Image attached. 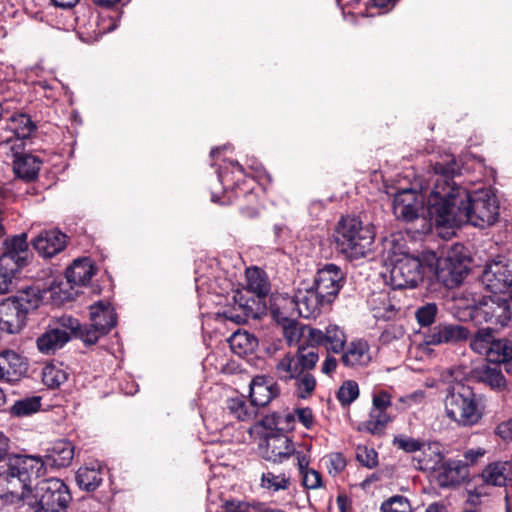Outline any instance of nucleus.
<instances>
[{"instance_id": "f257e3e1", "label": "nucleus", "mask_w": 512, "mask_h": 512, "mask_svg": "<svg viewBox=\"0 0 512 512\" xmlns=\"http://www.w3.org/2000/svg\"><path fill=\"white\" fill-rule=\"evenodd\" d=\"M437 175L433 189L426 199L427 213L437 226L459 227L471 224L486 228L494 225L499 218V203L488 189L470 192L453 179L459 166L452 155L433 165Z\"/></svg>"}, {"instance_id": "f03ea898", "label": "nucleus", "mask_w": 512, "mask_h": 512, "mask_svg": "<svg viewBox=\"0 0 512 512\" xmlns=\"http://www.w3.org/2000/svg\"><path fill=\"white\" fill-rule=\"evenodd\" d=\"M10 440L0 432V491L27 499L30 496V477L41 468L38 460L25 455L10 454Z\"/></svg>"}, {"instance_id": "7ed1b4c3", "label": "nucleus", "mask_w": 512, "mask_h": 512, "mask_svg": "<svg viewBox=\"0 0 512 512\" xmlns=\"http://www.w3.org/2000/svg\"><path fill=\"white\" fill-rule=\"evenodd\" d=\"M395 240L386 239L385 249L392 264L390 285L394 290L416 288L423 282L425 275L431 274L434 264L429 261L428 253L422 257L407 252H397L393 247Z\"/></svg>"}, {"instance_id": "20e7f679", "label": "nucleus", "mask_w": 512, "mask_h": 512, "mask_svg": "<svg viewBox=\"0 0 512 512\" xmlns=\"http://www.w3.org/2000/svg\"><path fill=\"white\" fill-rule=\"evenodd\" d=\"M337 250L347 259L365 258L372 250L375 232L371 225H363L355 216H343L334 233Z\"/></svg>"}, {"instance_id": "39448f33", "label": "nucleus", "mask_w": 512, "mask_h": 512, "mask_svg": "<svg viewBox=\"0 0 512 512\" xmlns=\"http://www.w3.org/2000/svg\"><path fill=\"white\" fill-rule=\"evenodd\" d=\"M446 417L458 427L477 425L484 415L481 398L467 385L457 384L448 388L444 398Z\"/></svg>"}, {"instance_id": "423d86ee", "label": "nucleus", "mask_w": 512, "mask_h": 512, "mask_svg": "<svg viewBox=\"0 0 512 512\" xmlns=\"http://www.w3.org/2000/svg\"><path fill=\"white\" fill-rule=\"evenodd\" d=\"M45 291L28 286L0 303V330L18 333L26 324L27 315L42 303Z\"/></svg>"}, {"instance_id": "0eeeda50", "label": "nucleus", "mask_w": 512, "mask_h": 512, "mask_svg": "<svg viewBox=\"0 0 512 512\" xmlns=\"http://www.w3.org/2000/svg\"><path fill=\"white\" fill-rule=\"evenodd\" d=\"M5 250L0 254V295L12 290L33 255L27 234L14 235L4 241Z\"/></svg>"}, {"instance_id": "6e6552de", "label": "nucleus", "mask_w": 512, "mask_h": 512, "mask_svg": "<svg viewBox=\"0 0 512 512\" xmlns=\"http://www.w3.org/2000/svg\"><path fill=\"white\" fill-rule=\"evenodd\" d=\"M428 258L434 264L431 273L448 289L458 287L470 271L471 259L462 245H455L444 258L437 259L434 252L428 253Z\"/></svg>"}, {"instance_id": "1a4fd4ad", "label": "nucleus", "mask_w": 512, "mask_h": 512, "mask_svg": "<svg viewBox=\"0 0 512 512\" xmlns=\"http://www.w3.org/2000/svg\"><path fill=\"white\" fill-rule=\"evenodd\" d=\"M33 498V502H27L33 512H67L72 494L63 480L48 478L36 484Z\"/></svg>"}, {"instance_id": "9d476101", "label": "nucleus", "mask_w": 512, "mask_h": 512, "mask_svg": "<svg viewBox=\"0 0 512 512\" xmlns=\"http://www.w3.org/2000/svg\"><path fill=\"white\" fill-rule=\"evenodd\" d=\"M471 319L504 328L512 326V300L507 296H483L470 309Z\"/></svg>"}, {"instance_id": "9b49d317", "label": "nucleus", "mask_w": 512, "mask_h": 512, "mask_svg": "<svg viewBox=\"0 0 512 512\" xmlns=\"http://www.w3.org/2000/svg\"><path fill=\"white\" fill-rule=\"evenodd\" d=\"M277 302L284 310L303 318L316 317L321 307L330 305L324 303V298L313 285L300 287L292 297H283Z\"/></svg>"}, {"instance_id": "f8f14e48", "label": "nucleus", "mask_w": 512, "mask_h": 512, "mask_svg": "<svg viewBox=\"0 0 512 512\" xmlns=\"http://www.w3.org/2000/svg\"><path fill=\"white\" fill-rule=\"evenodd\" d=\"M26 457L34 458L41 464V468L32 477H30V494H32V483L39 477L43 476L48 467L50 468H65L68 467L74 458V446L68 440H58L54 442L49 448L46 449L44 457L25 455Z\"/></svg>"}, {"instance_id": "ddd939ff", "label": "nucleus", "mask_w": 512, "mask_h": 512, "mask_svg": "<svg viewBox=\"0 0 512 512\" xmlns=\"http://www.w3.org/2000/svg\"><path fill=\"white\" fill-rule=\"evenodd\" d=\"M346 281L342 269L333 263L325 264L317 270L313 286L324 298V303H333Z\"/></svg>"}, {"instance_id": "4468645a", "label": "nucleus", "mask_w": 512, "mask_h": 512, "mask_svg": "<svg viewBox=\"0 0 512 512\" xmlns=\"http://www.w3.org/2000/svg\"><path fill=\"white\" fill-rule=\"evenodd\" d=\"M481 282L492 295L507 296L512 300V273L501 261H494L485 266Z\"/></svg>"}, {"instance_id": "2eb2a0df", "label": "nucleus", "mask_w": 512, "mask_h": 512, "mask_svg": "<svg viewBox=\"0 0 512 512\" xmlns=\"http://www.w3.org/2000/svg\"><path fill=\"white\" fill-rule=\"evenodd\" d=\"M271 314L274 320L282 327L283 336L288 345H294L300 342L301 338H306L309 343V329L311 326L300 325L295 319V314L284 310L278 302H275L271 308Z\"/></svg>"}, {"instance_id": "dca6fc26", "label": "nucleus", "mask_w": 512, "mask_h": 512, "mask_svg": "<svg viewBox=\"0 0 512 512\" xmlns=\"http://www.w3.org/2000/svg\"><path fill=\"white\" fill-rule=\"evenodd\" d=\"M470 331L459 324L439 323L424 333V343L430 346L456 344L468 340Z\"/></svg>"}, {"instance_id": "f3484780", "label": "nucleus", "mask_w": 512, "mask_h": 512, "mask_svg": "<svg viewBox=\"0 0 512 512\" xmlns=\"http://www.w3.org/2000/svg\"><path fill=\"white\" fill-rule=\"evenodd\" d=\"M347 342L344 330L336 324H329L324 330L309 329V343L312 346H323L327 352L341 353Z\"/></svg>"}, {"instance_id": "a211bd4d", "label": "nucleus", "mask_w": 512, "mask_h": 512, "mask_svg": "<svg viewBox=\"0 0 512 512\" xmlns=\"http://www.w3.org/2000/svg\"><path fill=\"white\" fill-rule=\"evenodd\" d=\"M423 208V197L413 189H404L397 192L393 199V213L398 219L412 222L419 217Z\"/></svg>"}, {"instance_id": "6ab92c4d", "label": "nucleus", "mask_w": 512, "mask_h": 512, "mask_svg": "<svg viewBox=\"0 0 512 512\" xmlns=\"http://www.w3.org/2000/svg\"><path fill=\"white\" fill-rule=\"evenodd\" d=\"M33 248L43 258H52L64 250L67 236L58 229L41 231L32 241Z\"/></svg>"}, {"instance_id": "aec40b11", "label": "nucleus", "mask_w": 512, "mask_h": 512, "mask_svg": "<svg viewBox=\"0 0 512 512\" xmlns=\"http://www.w3.org/2000/svg\"><path fill=\"white\" fill-rule=\"evenodd\" d=\"M280 395V387L270 376L258 375L250 384V400L255 407H264Z\"/></svg>"}, {"instance_id": "412c9836", "label": "nucleus", "mask_w": 512, "mask_h": 512, "mask_svg": "<svg viewBox=\"0 0 512 512\" xmlns=\"http://www.w3.org/2000/svg\"><path fill=\"white\" fill-rule=\"evenodd\" d=\"M295 452L291 439L282 433H272L266 439V445L262 450V457L273 463H282Z\"/></svg>"}, {"instance_id": "4be33fe9", "label": "nucleus", "mask_w": 512, "mask_h": 512, "mask_svg": "<svg viewBox=\"0 0 512 512\" xmlns=\"http://www.w3.org/2000/svg\"><path fill=\"white\" fill-rule=\"evenodd\" d=\"M43 160L34 154L15 152L13 154V172L25 182H33L38 178Z\"/></svg>"}, {"instance_id": "5701e85b", "label": "nucleus", "mask_w": 512, "mask_h": 512, "mask_svg": "<svg viewBox=\"0 0 512 512\" xmlns=\"http://www.w3.org/2000/svg\"><path fill=\"white\" fill-rule=\"evenodd\" d=\"M435 472H437V481L441 487L460 485L468 477V467L460 460L443 461Z\"/></svg>"}, {"instance_id": "b1692460", "label": "nucleus", "mask_w": 512, "mask_h": 512, "mask_svg": "<svg viewBox=\"0 0 512 512\" xmlns=\"http://www.w3.org/2000/svg\"><path fill=\"white\" fill-rule=\"evenodd\" d=\"M0 366L4 381L9 383L20 380L28 371L26 359L12 350H4L0 353Z\"/></svg>"}, {"instance_id": "393cba45", "label": "nucleus", "mask_w": 512, "mask_h": 512, "mask_svg": "<svg viewBox=\"0 0 512 512\" xmlns=\"http://www.w3.org/2000/svg\"><path fill=\"white\" fill-rule=\"evenodd\" d=\"M370 361L369 345L362 339L351 341L341 356V363L348 368L365 367Z\"/></svg>"}, {"instance_id": "a878e982", "label": "nucleus", "mask_w": 512, "mask_h": 512, "mask_svg": "<svg viewBox=\"0 0 512 512\" xmlns=\"http://www.w3.org/2000/svg\"><path fill=\"white\" fill-rule=\"evenodd\" d=\"M90 320L92 327L108 334L116 326L117 315L114 308L108 303L99 301L90 306Z\"/></svg>"}, {"instance_id": "bb28decb", "label": "nucleus", "mask_w": 512, "mask_h": 512, "mask_svg": "<svg viewBox=\"0 0 512 512\" xmlns=\"http://www.w3.org/2000/svg\"><path fill=\"white\" fill-rule=\"evenodd\" d=\"M95 274V267L89 258H79L66 269V279L72 285L85 286Z\"/></svg>"}, {"instance_id": "cd10ccee", "label": "nucleus", "mask_w": 512, "mask_h": 512, "mask_svg": "<svg viewBox=\"0 0 512 512\" xmlns=\"http://www.w3.org/2000/svg\"><path fill=\"white\" fill-rule=\"evenodd\" d=\"M233 300L234 305L231 307H225L222 312L218 313V316L236 324L246 323L253 312L252 306L240 291L235 292Z\"/></svg>"}, {"instance_id": "c85d7f7f", "label": "nucleus", "mask_w": 512, "mask_h": 512, "mask_svg": "<svg viewBox=\"0 0 512 512\" xmlns=\"http://www.w3.org/2000/svg\"><path fill=\"white\" fill-rule=\"evenodd\" d=\"M70 340V334L61 328L48 329L37 339L38 349L45 354L54 353Z\"/></svg>"}, {"instance_id": "c756f323", "label": "nucleus", "mask_w": 512, "mask_h": 512, "mask_svg": "<svg viewBox=\"0 0 512 512\" xmlns=\"http://www.w3.org/2000/svg\"><path fill=\"white\" fill-rule=\"evenodd\" d=\"M481 478L487 485L510 486V476L507 460L489 463L483 469Z\"/></svg>"}, {"instance_id": "7c9ffc66", "label": "nucleus", "mask_w": 512, "mask_h": 512, "mask_svg": "<svg viewBox=\"0 0 512 512\" xmlns=\"http://www.w3.org/2000/svg\"><path fill=\"white\" fill-rule=\"evenodd\" d=\"M479 382L489 386L492 390L502 392L507 387V381L499 367L483 365L475 372Z\"/></svg>"}, {"instance_id": "2f4dec72", "label": "nucleus", "mask_w": 512, "mask_h": 512, "mask_svg": "<svg viewBox=\"0 0 512 512\" xmlns=\"http://www.w3.org/2000/svg\"><path fill=\"white\" fill-rule=\"evenodd\" d=\"M228 413L239 421L251 420L257 414V409L251 400L247 401L244 396L229 398L226 401Z\"/></svg>"}, {"instance_id": "473e14b6", "label": "nucleus", "mask_w": 512, "mask_h": 512, "mask_svg": "<svg viewBox=\"0 0 512 512\" xmlns=\"http://www.w3.org/2000/svg\"><path fill=\"white\" fill-rule=\"evenodd\" d=\"M69 377L67 367L61 362L46 364L42 370V381L50 389H56L64 384Z\"/></svg>"}, {"instance_id": "72a5a7b5", "label": "nucleus", "mask_w": 512, "mask_h": 512, "mask_svg": "<svg viewBox=\"0 0 512 512\" xmlns=\"http://www.w3.org/2000/svg\"><path fill=\"white\" fill-rule=\"evenodd\" d=\"M229 346L236 355L243 356L254 351L258 345L257 338L247 331L238 330L228 338Z\"/></svg>"}, {"instance_id": "f704fd0d", "label": "nucleus", "mask_w": 512, "mask_h": 512, "mask_svg": "<svg viewBox=\"0 0 512 512\" xmlns=\"http://www.w3.org/2000/svg\"><path fill=\"white\" fill-rule=\"evenodd\" d=\"M391 421L392 418L387 410L372 407L369 412L368 420L360 425L359 430L366 431L372 435H380Z\"/></svg>"}, {"instance_id": "c9c22d12", "label": "nucleus", "mask_w": 512, "mask_h": 512, "mask_svg": "<svg viewBox=\"0 0 512 512\" xmlns=\"http://www.w3.org/2000/svg\"><path fill=\"white\" fill-rule=\"evenodd\" d=\"M247 289L258 297H265L270 292V283L264 270L258 267L246 269Z\"/></svg>"}, {"instance_id": "e433bc0d", "label": "nucleus", "mask_w": 512, "mask_h": 512, "mask_svg": "<svg viewBox=\"0 0 512 512\" xmlns=\"http://www.w3.org/2000/svg\"><path fill=\"white\" fill-rule=\"evenodd\" d=\"M495 337L493 328H479L473 335L470 334L469 346L473 352L485 356Z\"/></svg>"}, {"instance_id": "4c0bfd02", "label": "nucleus", "mask_w": 512, "mask_h": 512, "mask_svg": "<svg viewBox=\"0 0 512 512\" xmlns=\"http://www.w3.org/2000/svg\"><path fill=\"white\" fill-rule=\"evenodd\" d=\"M42 397L33 395L20 398L9 408V414L13 417H27L41 408Z\"/></svg>"}, {"instance_id": "58836bf2", "label": "nucleus", "mask_w": 512, "mask_h": 512, "mask_svg": "<svg viewBox=\"0 0 512 512\" xmlns=\"http://www.w3.org/2000/svg\"><path fill=\"white\" fill-rule=\"evenodd\" d=\"M300 373L297 359L291 353H286L275 366L276 377L285 383L294 380Z\"/></svg>"}, {"instance_id": "ea45409f", "label": "nucleus", "mask_w": 512, "mask_h": 512, "mask_svg": "<svg viewBox=\"0 0 512 512\" xmlns=\"http://www.w3.org/2000/svg\"><path fill=\"white\" fill-rule=\"evenodd\" d=\"M290 485V475L284 472L276 474L267 471L262 473L260 486L271 493L288 490Z\"/></svg>"}, {"instance_id": "a19ab883", "label": "nucleus", "mask_w": 512, "mask_h": 512, "mask_svg": "<svg viewBox=\"0 0 512 512\" xmlns=\"http://www.w3.org/2000/svg\"><path fill=\"white\" fill-rule=\"evenodd\" d=\"M423 458L419 460L420 468L423 470L436 471L440 463L444 461L442 446L439 442H430L427 447L421 450Z\"/></svg>"}, {"instance_id": "79ce46f5", "label": "nucleus", "mask_w": 512, "mask_h": 512, "mask_svg": "<svg viewBox=\"0 0 512 512\" xmlns=\"http://www.w3.org/2000/svg\"><path fill=\"white\" fill-rule=\"evenodd\" d=\"M510 355H512V341L508 338L495 337L485 357L490 363L502 364Z\"/></svg>"}, {"instance_id": "37998d69", "label": "nucleus", "mask_w": 512, "mask_h": 512, "mask_svg": "<svg viewBox=\"0 0 512 512\" xmlns=\"http://www.w3.org/2000/svg\"><path fill=\"white\" fill-rule=\"evenodd\" d=\"M75 480L80 489L94 491L102 482L99 469L93 467H80L76 472Z\"/></svg>"}, {"instance_id": "c03bdc74", "label": "nucleus", "mask_w": 512, "mask_h": 512, "mask_svg": "<svg viewBox=\"0 0 512 512\" xmlns=\"http://www.w3.org/2000/svg\"><path fill=\"white\" fill-rule=\"evenodd\" d=\"M307 344V347H305L304 344H301L298 347L296 354H294L301 372H309L315 367L319 360L316 346H312L310 343Z\"/></svg>"}, {"instance_id": "a18cd8bd", "label": "nucleus", "mask_w": 512, "mask_h": 512, "mask_svg": "<svg viewBox=\"0 0 512 512\" xmlns=\"http://www.w3.org/2000/svg\"><path fill=\"white\" fill-rule=\"evenodd\" d=\"M12 129L19 139H27L36 131V124L27 114H17L11 117Z\"/></svg>"}, {"instance_id": "49530a36", "label": "nucleus", "mask_w": 512, "mask_h": 512, "mask_svg": "<svg viewBox=\"0 0 512 512\" xmlns=\"http://www.w3.org/2000/svg\"><path fill=\"white\" fill-rule=\"evenodd\" d=\"M359 385L354 380H346L339 387L336 398L343 408L349 407L359 397Z\"/></svg>"}, {"instance_id": "de8ad7c7", "label": "nucleus", "mask_w": 512, "mask_h": 512, "mask_svg": "<svg viewBox=\"0 0 512 512\" xmlns=\"http://www.w3.org/2000/svg\"><path fill=\"white\" fill-rule=\"evenodd\" d=\"M294 380L298 398L308 399L313 395L317 382L311 373L301 372Z\"/></svg>"}, {"instance_id": "09e8293b", "label": "nucleus", "mask_w": 512, "mask_h": 512, "mask_svg": "<svg viewBox=\"0 0 512 512\" xmlns=\"http://www.w3.org/2000/svg\"><path fill=\"white\" fill-rule=\"evenodd\" d=\"M380 512H412V508L405 496L394 495L381 504Z\"/></svg>"}, {"instance_id": "8fccbe9b", "label": "nucleus", "mask_w": 512, "mask_h": 512, "mask_svg": "<svg viewBox=\"0 0 512 512\" xmlns=\"http://www.w3.org/2000/svg\"><path fill=\"white\" fill-rule=\"evenodd\" d=\"M438 307L435 303H426L417 308L415 317L421 327L431 326L436 319Z\"/></svg>"}, {"instance_id": "3c124183", "label": "nucleus", "mask_w": 512, "mask_h": 512, "mask_svg": "<svg viewBox=\"0 0 512 512\" xmlns=\"http://www.w3.org/2000/svg\"><path fill=\"white\" fill-rule=\"evenodd\" d=\"M393 445L407 453L421 451L423 447H425V443L423 441L404 434L395 436L393 439Z\"/></svg>"}, {"instance_id": "603ef678", "label": "nucleus", "mask_w": 512, "mask_h": 512, "mask_svg": "<svg viewBox=\"0 0 512 512\" xmlns=\"http://www.w3.org/2000/svg\"><path fill=\"white\" fill-rule=\"evenodd\" d=\"M356 459L365 467L372 469L378 465V453L366 446L357 448Z\"/></svg>"}, {"instance_id": "864d4df0", "label": "nucleus", "mask_w": 512, "mask_h": 512, "mask_svg": "<svg viewBox=\"0 0 512 512\" xmlns=\"http://www.w3.org/2000/svg\"><path fill=\"white\" fill-rule=\"evenodd\" d=\"M220 508L222 512H253L256 510V505L238 499H228Z\"/></svg>"}, {"instance_id": "5fc2aeb1", "label": "nucleus", "mask_w": 512, "mask_h": 512, "mask_svg": "<svg viewBox=\"0 0 512 512\" xmlns=\"http://www.w3.org/2000/svg\"><path fill=\"white\" fill-rule=\"evenodd\" d=\"M302 476V483L307 489H318L322 487V476L320 472L308 468L300 472Z\"/></svg>"}, {"instance_id": "6e6d98bb", "label": "nucleus", "mask_w": 512, "mask_h": 512, "mask_svg": "<svg viewBox=\"0 0 512 512\" xmlns=\"http://www.w3.org/2000/svg\"><path fill=\"white\" fill-rule=\"evenodd\" d=\"M104 335H106V333L100 332L99 329H96V327H92V324H90L89 327L81 326L75 338L81 339L85 344L92 345L95 344L98 341V339Z\"/></svg>"}, {"instance_id": "4d7b16f0", "label": "nucleus", "mask_w": 512, "mask_h": 512, "mask_svg": "<svg viewBox=\"0 0 512 512\" xmlns=\"http://www.w3.org/2000/svg\"><path fill=\"white\" fill-rule=\"evenodd\" d=\"M347 462L343 454L332 453L328 456L327 469L330 475L340 474L346 467Z\"/></svg>"}, {"instance_id": "13d9d810", "label": "nucleus", "mask_w": 512, "mask_h": 512, "mask_svg": "<svg viewBox=\"0 0 512 512\" xmlns=\"http://www.w3.org/2000/svg\"><path fill=\"white\" fill-rule=\"evenodd\" d=\"M392 405L391 395L385 390H381L373 394L372 407L376 409L387 410Z\"/></svg>"}, {"instance_id": "bf43d9fd", "label": "nucleus", "mask_w": 512, "mask_h": 512, "mask_svg": "<svg viewBox=\"0 0 512 512\" xmlns=\"http://www.w3.org/2000/svg\"><path fill=\"white\" fill-rule=\"evenodd\" d=\"M59 323L61 325L60 328L70 334V338L75 337L81 328L80 322L71 316L61 317Z\"/></svg>"}, {"instance_id": "052dcab7", "label": "nucleus", "mask_w": 512, "mask_h": 512, "mask_svg": "<svg viewBox=\"0 0 512 512\" xmlns=\"http://www.w3.org/2000/svg\"><path fill=\"white\" fill-rule=\"evenodd\" d=\"M298 421L306 428L310 429L314 424L312 409L309 407L298 408L295 410Z\"/></svg>"}, {"instance_id": "680f3d73", "label": "nucleus", "mask_w": 512, "mask_h": 512, "mask_svg": "<svg viewBox=\"0 0 512 512\" xmlns=\"http://www.w3.org/2000/svg\"><path fill=\"white\" fill-rule=\"evenodd\" d=\"M495 434L504 441H512V416L496 426Z\"/></svg>"}, {"instance_id": "e2e57ef3", "label": "nucleus", "mask_w": 512, "mask_h": 512, "mask_svg": "<svg viewBox=\"0 0 512 512\" xmlns=\"http://www.w3.org/2000/svg\"><path fill=\"white\" fill-rule=\"evenodd\" d=\"M81 512H106V506L90 496L83 500Z\"/></svg>"}, {"instance_id": "0e129e2a", "label": "nucleus", "mask_w": 512, "mask_h": 512, "mask_svg": "<svg viewBox=\"0 0 512 512\" xmlns=\"http://www.w3.org/2000/svg\"><path fill=\"white\" fill-rule=\"evenodd\" d=\"M485 486L476 487L474 490H470L468 493V503L471 505H479L482 502L483 497L488 496V492L485 490Z\"/></svg>"}, {"instance_id": "69168bd1", "label": "nucleus", "mask_w": 512, "mask_h": 512, "mask_svg": "<svg viewBox=\"0 0 512 512\" xmlns=\"http://www.w3.org/2000/svg\"><path fill=\"white\" fill-rule=\"evenodd\" d=\"M297 459V466L299 469V472L308 469L309 463H310V453L309 449L306 451H299L295 449L294 454Z\"/></svg>"}, {"instance_id": "338daca9", "label": "nucleus", "mask_w": 512, "mask_h": 512, "mask_svg": "<svg viewBox=\"0 0 512 512\" xmlns=\"http://www.w3.org/2000/svg\"><path fill=\"white\" fill-rule=\"evenodd\" d=\"M336 367H337V359L333 356L327 355V357L325 358V360L322 364L321 371H322V373H324L326 375H330L331 373H333L336 370Z\"/></svg>"}, {"instance_id": "774afa93", "label": "nucleus", "mask_w": 512, "mask_h": 512, "mask_svg": "<svg viewBox=\"0 0 512 512\" xmlns=\"http://www.w3.org/2000/svg\"><path fill=\"white\" fill-rule=\"evenodd\" d=\"M336 504L340 512H349L351 510V500L345 494L337 496Z\"/></svg>"}]
</instances>
